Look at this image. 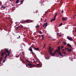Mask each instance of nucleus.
I'll use <instances>...</instances> for the list:
<instances>
[{"label":"nucleus","mask_w":76,"mask_h":76,"mask_svg":"<svg viewBox=\"0 0 76 76\" xmlns=\"http://www.w3.org/2000/svg\"><path fill=\"white\" fill-rule=\"evenodd\" d=\"M53 50V49H52V48L50 47L49 48V52H50L49 54H50V55L51 56H55V54H56V53H58L60 56H63V55L61 53L60 46H58V49H56V50H55V52H54L53 53H52V52Z\"/></svg>","instance_id":"1"},{"label":"nucleus","mask_w":76,"mask_h":76,"mask_svg":"<svg viewBox=\"0 0 76 76\" xmlns=\"http://www.w3.org/2000/svg\"><path fill=\"white\" fill-rule=\"evenodd\" d=\"M4 51H5V52H3V53H2L1 56L2 57L5 54V56L4 57V58H5V59H6V58L10 56V52H9L8 50L7 49H5Z\"/></svg>","instance_id":"2"},{"label":"nucleus","mask_w":76,"mask_h":76,"mask_svg":"<svg viewBox=\"0 0 76 76\" xmlns=\"http://www.w3.org/2000/svg\"><path fill=\"white\" fill-rule=\"evenodd\" d=\"M32 22H33V21H32L31 20H25V21H24L23 22V23H24V24H25L26 23H30Z\"/></svg>","instance_id":"3"},{"label":"nucleus","mask_w":76,"mask_h":76,"mask_svg":"<svg viewBox=\"0 0 76 76\" xmlns=\"http://www.w3.org/2000/svg\"><path fill=\"white\" fill-rule=\"evenodd\" d=\"M26 61H27V62H28V64H28L27 65L29 66H35V65H32L31 64H30V63L29 62V61L28 60H26Z\"/></svg>","instance_id":"4"},{"label":"nucleus","mask_w":76,"mask_h":76,"mask_svg":"<svg viewBox=\"0 0 76 76\" xmlns=\"http://www.w3.org/2000/svg\"><path fill=\"white\" fill-rule=\"evenodd\" d=\"M48 26V23L47 22H46V23H45L44 24H43V27H45L44 28H45L46 27H47V26Z\"/></svg>","instance_id":"5"},{"label":"nucleus","mask_w":76,"mask_h":76,"mask_svg":"<svg viewBox=\"0 0 76 76\" xmlns=\"http://www.w3.org/2000/svg\"><path fill=\"white\" fill-rule=\"evenodd\" d=\"M62 20H63V21L66 20H67V18L63 17L62 18Z\"/></svg>","instance_id":"6"},{"label":"nucleus","mask_w":76,"mask_h":76,"mask_svg":"<svg viewBox=\"0 0 76 76\" xmlns=\"http://www.w3.org/2000/svg\"><path fill=\"white\" fill-rule=\"evenodd\" d=\"M67 38L70 41H72L73 40L72 38H69L68 37H67Z\"/></svg>","instance_id":"7"},{"label":"nucleus","mask_w":76,"mask_h":76,"mask_svg":"<svg viewBox=\"0 0 76 76\" xmlns=\"http://www.w3.org/2000/svg\"><path fill=\"white\" fill-rule=\"evenodd\" d=\"M64 49H63V50H62V54H66V51H64Z\"/></svg>","instance_id":"8"},{"label":"nucleus","mask_w":76,"mask_h":76,"mask_svg":"<svg viewBox=\"0 0 76 76\" xmlns=\"http://www.w3.org/2000/svg\"><path fill=\"white\" fill-rule=\"evenodd\" d=\"M31 48H35V46H34V45H32V46H31L30 48H29V49Z\"/></svg>","instance_id":"9"},{"label":"nucleus","mask_w":76,"mask_h":76,"mask_svg":"<svg viewBox=\"0 0 76 76\" xmlns=\"http://www.w3.org/2000/svg\"><path fill=\"white\" fill-rule=\"evenodd\" d=\"M33 49H34V50L36 51H38L39 49L38 48H34Z\"/></svg>","instance_id":"10"},{"label":"nucleus","mask_w":76,"mask_h":76,"mask_svg":"<svg viewBox=\"0 0 76 76\" xmlns=\"http://www.w3.org/2000/svg\"><path fill=\"white\" fill-rule=\"evenodd\" d=\"M67 46L68 47H69L70 48H71L72 46L71 45H70V44L68 43L67 44Z\"/></svg>","instance_id":"11"},{"label":"nucleus","mask_w":76,"mask_h":76,"mask_svg":"<svg viewBox=\"0 0 76 76\" xmlns=\"http://www.w3.org/2000/svg\"><path fill=\"white\" fill-rule=\"evenodd\" d=\"M1 10H3L4 9H5V7H1Z\"/></svg>","instance_id":"12"},{"label":"nucleus","mask_w":76,"mask_h":76,"mask_svg":"<svg viewBox=\"0 0 76 76\" xmlns=\"http://www.w3.org/2000/svg\"><path fill=\"white\" fill-rule=\"evenodd\" d=\"M35 67V66H31L30 67H28L29 68H32V67Z\"/></svg>","instance_id":"13"},{"label":"nucleus","mask_w":76,"mask_h":76,"mask_svg":"<svg viewBox=\"0 0 76 76\" xmlns=\"http://www.w3.org/2000/svg\"><path fill=\"white\" fill-rule=\"evenodd\" d=\"M63 43L64 45H66L67 44V43L66 42H63Z\"/></svg>","instance_id":"14"},{"label":"nucleus","mask_w":76,"mask_h":76,"mask_svg":"<svg viewBox=\"0 0 76 76\" xmlns=\"http://www.w3.org/2000/svg\"><path fill=\"white\" fill-rule=\"evenodd\" d=\"M29 51H31V52H32L33 51V50L32 49V48H30L29 49Z\"/></svg>","instance_id":"15"},{"label":"nucleus","mask_w":76,"mask_h":76,"mask_svg":"<svg viewBox=\"0 0 76 76\" xmlns=\"http://www.w3.org/2000/svg\"><path fill=\"white\" fill-rule=\"evenodd\" d=\"M51 20H52L53 21H55V20H56V18H53L51 19Z\"/></svg>","instance_id":"16"},{"label":"nucleus","mask_w":76,"mask_h":76,"mask_svg":"<svg viewBox=\"0 0 76 76\" xmlns=\"http://www.w3.org/2000/svg\"><path fill=\"white\" fill-rule=\"evenodd\" d=\"M57 15H58V14L57 13L56 14V15H55V16H54V18H55L57 16Z\"/></svg>","instance_id":"17"},{"label":"nucleus","mask_w":76,"mask_h":76,"mask_svg":"<svg viewBox=\"0 0 76 76\" xmlns=\"http://www.w3.org/2000/svg\"><path fill=\"white\" fill-rule=\"evenodd\" d=\"M68 51L69 52H71V51H72V50H71V49H68Z\"/></svg>","instance_id":"18"},{"label":"nucleus","mask_w":76,"mask_h":76,"mask_svg":"<svg viewBox=\"0 0 76 76\" xmlns=\"http://www.w3.org/2000/svg\"><path fill=\"white\" fill-rule=\"evenodd\" d=\"M39 33L40 34H42V32H41V31H39Z\"/></svg>","instance_id":"19"},{"label":"nucleus","mask_w":76,"mask_h":76,"mask_svg":"<svg viewBox=\"0 0 76 76\" xmlns=\"http://www.w3.org/2000/svg\"><path fill=\"white\" fill-rule=\"evenodd\" d=\"M19 2V0H17L16 1V4H17L18 3V2Z\"/></svg>","instance_id":"20"},{"label":"nucleus","mask_w":76,"mask_h":76,"mask_svg":"<svg viewBox=\"0 0 76 76\" xmlns=\"http://www.w3.org/2000/svg\"><path fill=\"white\" fill-rule=\"evenodd\" d=\"M45 59H50V57H48V58H46V57H45Z\"/></svg>","instance_id":"21"},{"label":"nucleus","mask_w":76,"mask_h":76,"mask_svg":"<svg viewBox=\"0 0 76 76\" xmlns=\"http://www.w3.org/2000/svg\"><path fill=\"white\" fill-rule=\"evenodd\" d=\"M7 59V57H6V59H5L4 58V60H3V62H5V60H6Z\"/></svg>","instance_id":"22"},{"label":"nucleus","mask_w":76,"mask_h":76,"mask_svg":"<svg viewBox=\"0 0 76 76\" xmlns=\"http://www.w3.org/2000/svg\"><path fill=\"white\" fill-rule=\"evenodd\" d=\"M68 49H69V48H66L65 49V50L66 51V50Z\"/></svg>","instance_id":"23"},{"label":"nucleus","mask_w":76,"mask_h":76,"mask_svg":"<svg viewBox=\"0 0 76 76\" xmlns=\"http://www.w3.org/2000/svg\"><path fill=\"white\" fill-rule=\"evenodd\" d=\"M64 48V46H61V50L63 49V48Z\"/></svg>","instance_id":"24"},{"label":"nucleus","mask_w":76,"mask_h":76,"mask_svg":"<svg viewBox=\"0 0 76 76\" xmlns=\"http://www.w3.org/2000/svg\"><path fill=\"white\" fill-rule=\"evenodd\" d=\"M20 39V35H19V37H17V39Z\"/></svg>","instance_id":"25"},{"label":"nucleus","mask_w":76,"mask_h":76,"mask_svg":"<svg viewBox=\"0 0 76 76\" xmlns=\"http://www.w3.org/2000/svg\"><path fill=\"white\" fill-rule=\"evenodd\" d=\"M62 23H61V24H60V25H59V26H61L62 25Z\"/></svg>","instance_id":"26"},{"label":"nucleus","mask_w":76,"mask_h":76,"mask_svg":"<svg viewBox=\"0 0 76 76\" xmlns=\"http://www.w3.org/2000/svg\"><path fill=\"white\" fill-rule=\"evenodd\" d=\"M39 26L37 25V26H36V27L39 28Z\"/></svg>","instance_id":"27"},{"label":"nucleus","mask_w":76,"mask_h":76,"mask_svg":"<svg viewBox=\"0 0 76 76\" xmlns=\"http://www.w3.org/2000/svg\"><path fill=\"white\" fill-rule=\"evenodd\" d=\"M43 39H44V37H42V40L43 41Z\"/></svg>","instance_id":"28"},{"label":"nucleus","mask_w":76,"mask_h":76,"mask_svg":"<svg viewBox=\"0 0 76 76\" xmlns=\"http://www.w3.org/2000/svg\"><path fill=\"white\" fill-rule=\"evenodd\" d=\"M64 12V11H62L61 13H62V14H63V12Z\"/></svg>","instance_id":"29"},{"label":"nucleus","mask_w":76,"mask_h":76,"mask_svg":"<svg viewBox=\"0 0 76 76\" xmlns=\"http://www.w3.org/2000/svg\"><path fill=\"white\" fill-rule=\"evenodd\" d=\"M53 20H52V19H51V20H50V22H53Z\"/></svg>","instance_id":"30"},{"label":"nucleus","mask_w":76,"mask_h":76,"mask_svg":"<svg viewBox=\"0 0 76 76\" xmlns=\"http://www.w3.org/2000/svg\"><path fill=\"white\" fill-rule=\"evenodd\" d=\"M36 65H37V66H39V64H37Z\"/></svg>","instance_id":"31"},{"label":"nucleus","mask_w":76,"mask_h":76,"mask_svg":"<svg viewBox=\"0 0 76 76\" xmlns=\"http://www.w3.org/2000/svg\"><path fill=\"white\" fill-rule=\"evenodd\" d=\"M41 36L42 37H43V34H42V35H41Z\"/></svg>","instance_id":"32"},{"label":"nucleus","mask_w":76,"mask_h":76,"mask_svg":"<svg viewBox=\"0 0 76 76\" xmlns=\"http://www.w3.org/2000/svg\"><path fill=\"white\" fill-rule=\"evenodd\" d=\"M47 21V20L45 19V21H44V22H46Z\"/></svg>","instance_id":"33"},{"label":"nucleus","mask_w":76,"mask_h":76,"mask_svg":"<svg viewBox=\"0 0 76 76\" xmlns=\"http://www.w3.org/2000/svg\"><path fill=\"white\" fill-rule=\"evenodd\" d=\"M32 54H35V53H34L33 52V51H32Z\"/></svg>","instance_id":"34"},{"label":"nucleus","mask_w":76,"mask_h":76,"mask_svg":"<svg viewBox=\"0 0 76 76\" xmlns=\"http://www.w3.org/2000/svg\"><path fill=\"white\" fill-rule=\"evenodd\" d=\"M38 12V10H36V13H37Z\"/></svg>","instance_id":"35"},{"label":"nucleus","mask_w":76,"mask_h":76,"mask_svg":"<svg viewBox=\"0 0 76 76\" xmlns=\"http://www.w3.org/2000/svg\"><path fill=\"white\" fill-rule=\"evenodd\" d=\"M16 28H17V29H18L19 28V26H18V27H17Z\"/></svg>","instance_id":"36"},{"label":"nucleus","mask_w":76,"mask_h":76,"mask_svg":"<svg viewBox=\"0 0 76 76\" xmlns=\"http://www.w3.org/2000/svg\"><path fill=\"white\" fill-rule=\"evenodd\" d=\"M20 2H23V1L22 0H20Z\"/></svg>","instance_id":"37"},{"label":"nucleus","mask_w":76,"mask_h":76,"mask_svg":"<svg viewBox=\"0 0 76 76\" xmlns=\"http://www.w3.org/2000/svg\"><path fill=\"white\" fill-rule=\"evenodd\" d=\"M55 40H56V39H53V41H55Z\"/></svg>","instance_id":"38"},{"label":"nucleus","mask_w":76,"mask_h":76,"mask_svg":"<svg viewBox=\"0 0 76 76\" xmlns=\"http://www.w3.org/2000/svg\"><path fill=\"white\" fill-rule=\"evenodd\" d=\"M58 34H59V33H57V35H58Z\"/></svg>","instance_id":"39"},{"label":"nucleus","mask_w":76,"mask_h":76,"mask_svg":"<svg viewBox=\"0 0 76 76\" xmlns=\"http://www.w3.org/2000/svg\"><path fill=\"white\" fill-rule=\"evenodd\" d=\"M61 35H60L59 36V37H61Z\"/></svg>","instance_id":"40"},{"label":"nucleus","mask_w":76,"mask_h":76,"mask_svg":"<svg viewBox=\"0 0 76 76\" xmlns=\"http://www.w3.org/2000/svg\"><path fill=\"white\" fill-rule=\"evenodd\" d=\"M47 14V12H45V15Z\"/></svg>","instance_id":"41"},{"label":"nucleus","mask_w":76,"mask_h":76,"mask_svg":"<svg viewBox=\"0 0 76 76\" xmlns=\"http://www.w3.org/2000/svg\"><path fill=\"white\" fill-rule=\"evenodd\" d=\"M22 62L23 63L24 62V63H25V64H26V63H25L23 61H22Z\"/></svg>","instance_id":"42"},{"label":"nucleus","mask_w":76,"mask_h":76,"mask_svg":"<svg viewBox=\"0 0 76 76\" xmlns=\"http://www.w3.org/2000/svg\"><path fill=\"white\" fill-rule=\"evenodd\" d=\"M26 67H28V65H26Z\"/></svg>","instance_id":"43"},{"label":"nucleus","mask_w":76,"mask_h":76,"mask_svg":"<svg viewBox=\"0 0 76 76\" xmlns=\"http://www.w3.org/2000/svg\"><path fill=\"white\" fill-rule=\"evenodd\" d=\"M45 45H44V46H43V48H45Z\"/></svg>","instance_id":"44"},{"label":"nucleus","mask_w":76,"mask_h":76,"mask_svg":"<svg viewBox=\"0 0 76 76\" xmlns=\"http://www.w3.org/2000/svg\"><path fill=\"white\" fill-rule=\"evenodd\" d=\"M41 20H42V19L41 18Z\"/></svg>","instance_id":"45"},{"label":"nucleus","mask_w":76,"mask_h":76,"mask_svg":"<svg viewBox=\"0 0 76 76\" xmlns=\"http://www.w3.org/2000/svg\"><path fill=\"white\" fill-rule=\"evenodd\" d=\"M45 46L46 45H45V44L44 45Z\"/></svg>","instance_id":"46"},{"label":"nucleus","mask_w":76,"mask_h":76,"mask_svg":"<svg viewBox=\"0 0 76 76\" xmlns=\"http://www.w3.org/2000/svg\"><path fill=\"white\" fill-rule=\"evenodd\" d=\"M75 32L76 33V29H75Z\"/></svg>","instance_id":"47"},{"label":"nucleus","mask_w":76,"mask_h":76,"mask_svg":"<svg viewBox=\"0 0 76 76\" xmlns=\"http://www.w3.org/2000/svg\"><path fill=\"white\" fill-rule=\"evenodd\" d=\"M75 17H76V15H75Z\"/></svg>","instance_id":"48"},{"label":"nucleus","mask_w":76,"mask_h":76,"mask_svg":"<svg viewBox=\"0 0 76 76\" xmlns=\"http://www.w3.org/2000/svg\"><path fill=\"white\" fill-rule=\"evenodd\" d=\"M73 18H75L74 17H73Z\"/></svg>","instance_id":"49"},{"label":"nucleus","mask_w":76,"mask_h":76,"mask_svg":"<svg viewBox=\"0 0 76 76\" xmlns=\"http://www.w3.org/2000/svg\"><path fill=\"white\" fill-rule=\"evenodd\" d=\"M1 51H3V50H1Z\"/></svg>","instance_id":"50"},{"label":"nucleus","mask_w":76,"mask_h":76,"mask_svg":"<svg viewBox=\"0 0 76 76\" xmlns=\"http://www.w3.org/2000/svg\"><path fill=\"white\" fill-rule=\"evenodd\" d=\"M73 17H74V15H73Z\"/></svg>","instance_id":"51"},{"label":"nucleus","mask_w":76,"mask_h":76,"mask_svg":"<svg viewBox=\"0 0 76 76\" xmlns=\"http://www.w3.org/2000/svg\"><path fill=\"white\" fill-rule=\"evenodd\" d=\"M50 38H51V37H50Z\"/></svg>","instance_id":"52"}]
</instances>
